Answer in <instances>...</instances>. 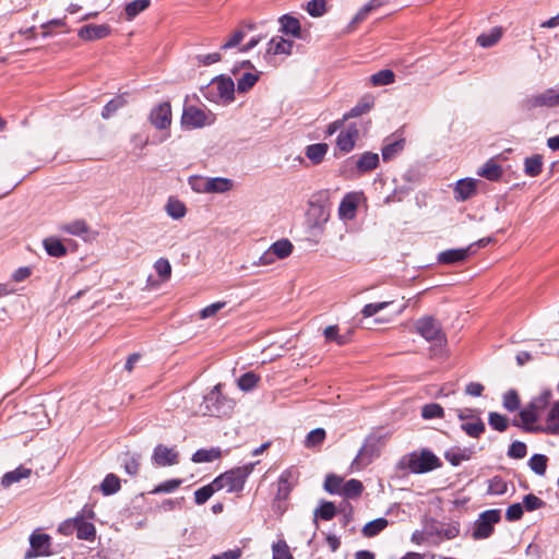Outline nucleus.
I'll list each match as a JSON object with an SVG mask.
<instances>
[{
  "instance_id": "f257e3e1",
  "label": "nucleus",
  "mask_w": 559,
  "mask_h": 559,
  "mask_svg": "<svg viewBox=\"0 0 559 559\" xmlns=\"http://www.w3.org/2000/svg\"><path fill=\"white\" fill-rule=\"evenodd\" d=\"M551 391L544 390L532 402L520 412L522 424H515L525 431L532 433L559 435V401L554 403L542 423V414L549 405Z\"/></svg>"
},
{
  "instance_id": "f03ea898",
  "label": "nucleus",
  "mask_w": 559,
  "mask_h": 559,
  "mask_svg": "<svg viewBox=\"0 0 559 559\" xmlns=\"http://www.w3.org/2000/svg\"><path fill=\"white\" fill-rule=\"evenodd\" d=\"M440 460L429 450L412 452L401 457L396 467L399 471H409L414 474H424L438 468Z\"/></svg>"
},
{
  "instance_id": "7ed1b4c3",
  "label": "nucleus",
  "mask_w": 559,
  "mask_h": 559,
  "mask_svg": "<svg viewBox=\"0 0 559 559\" xmlns=\"http://www.w3.org/2000/svg\"><path fill=\"white\" fill-rule=\"evenodd\" d=\"M222 384H216L209 394L204 396V401L200 406L203 415L223 417L228 416L235 406L233 399L227 397L221 391Z\"/></svg>"
},
{
  "instance_id": "20e7f679",
  "label": "nucleus",
  "mask_w": 559,
  "mask_h": 559,
  "mask_svg": "<svg viewBox=\"0 0 559 559\" xmlns=\"http://www.w3.org/2000/svg\"><path fill=\"white\" fill-rule=\"evenodd\" d=\"M235 83L230 78L216 76L204 88V96L216 104H229L234 100Z\"/></svg>"
},
{
  "instance_id": "39448f33",
  "label": "nucleus",
  "mask_w": 559,
  "mask_h": 559,
  "mask_svg": "<svg viewBox=\"0 0 559 559\" xmlns=\"http://www.w3.org/2000/svg\"><path fill=\"white\" fill-rule=\"evenodd\" d=\"M254 464L245 465L230 469L214 479L218 490L225 489L227 492H239L243 489L248 476L252 473Z\"/></svg>"
},
{
  "instance_id": "423d86ee",
  "label": "nucleus",
  "mask_w": 559,
  "mask_h": 559,
  "mask_svg": "<svg viewBox=\"0 0 559 559\" xmlns=\"http://www.w3.org/2000/svg\"><path fill=\"white\" fill-rule=\"evenodd\" d=\"M384 438L378 435H369L354 459L352 466L355 469H362L380 455Z\"/></svg>"
},
{
  "instance_id": "0eeeda50",
  "label": "nucleus",
  "mask_w": 559,
  "mask_h": 559,
  "mask_svg": "<svg viewBox=\"0 0 559 559\" xmlns=\"http://www.w3.org/2000/svg\"><path fill=\"white\" fill-rule=\"evenodd\" d=\"M457 418L462 421L461 429L472 438H478L485 431V424L480 418L481 411L478 408H457Z\"/></svg>"
},
{
  "instance_id": "6e6552de",
  "label": "nucleus",
  "mask_w": 559,
  "mask_h": 559,
  "mask_svg": "<svg viewBox=\"0 0 559 559\" xmlns=\"http://www.w3.org/2000/svg\"><path fill=\"white\" fill-rule=\"evenodd\" d=\"M559 88H547L542 93L526 97L521 103L522 110L532 111L539 107H558Z\"/></svg>"
},
{
  "instance_id": "1a4fd4ad",
  "label": "nucleus",
  "mask_w": 559,
  "mask_h": 559,
  "mask_svg": "<svg viewBox=\"0 0 559 559\" xmlns=\"http://www.w3.org/2000/svg\"><path fill=\"white\" fill-rule=\"evenodd\" d=\"M500 512L498 510H487L483 512L478 520L475 522V526L472 533L474 539H484L491 535L493 531V524L499 522Z\"/></svg>"
},
{
  "instance_id": "9d476101",
  "label": "nucleus",
  "mask_w": 559,
  "mask_h": 559,
  "mask_svg": "<svg viewBox=\"0 0 559 559\" xmlns=\"http://www.w3.org/2000/svg\"><path fill=\"white\" fill-rule=\"evenodd\" d=\"M415 328L426 341L436 342L441 344L444 341V335L441 331V325L432 317H424L416 321Z\"/></svg>"
},
{
  "instance_id": "9b49d317",
  "label": "nucleus",
  "mask_w": 559,
  "mask_h": 559,
  "mask_svg": "<svg viewBox=\"0 0 559 559\" xmlns=\"http://www.w3.org/2000/svg\"><path fill=\"white\" fill-rule=\"evenodd\" d=\"M150 122L158 130L168 129L171 124V107L168 102H163L152 108Z\"/></svg>"
},
{
  "instance_id": "f8f14e48",
  "label": "nucleus",
  "mask_w": 559,
  "mask_h": 559,
  "mask_svg": "<svg viewBox=\"0 0 559 559\" xmlns=\"http://www.w3.org/2000/svg\"><path fill=\"white\" fill-rule=\"evenodd\" d=\"M31 548L24 555V559H32L38 556L50 554V536L47 534H32L29 537Z\"/></svg>"
},
{
  "instance_id": "ddd939ff",
  "label": "nucleus",
  "mask_w": 559,
  "mask_h": 559,
  "mask_svg": "<svg viewBox=\"0 0 559 559\" xmlns=\"http://www.w3.org/2000/svg\"><path fill=\"white\" fill-rule=\"evenodd\" d=\"M359 136L358 128L355 123L348 124L342 130L336 139V145L343 153L350 152Z\"/></svg>"
},
{
  "instance_id": "4468645a",
  "label": "nucleus",
  "mask_w": 559,
  "mask_h": 559,
  "mask_svg": "<svg viewBox=\"0 0 559 559\" xmlns=\"http://www.w3.org/2000/svg\"><path fill=\"white\" fill-rule=\"evenodd\" d=\"M474 245L468 246L467 248H460V249H449L440 252L438 254V262L442 264H454L459 262L465 261L472 251V248Z\"/></svg>"
},
{
  "instance_id": "2eb2a0df",
  "label": "nucleus",
  "mask_w": 559,
  "mask_h": 559,
  "mask_svg": "<svg viewBox=\"0 0 559 559\" xmlns=\"http://www.w3.org/2000/svg\"><path fill=\"white\" fill-rule=\"evenodd\" d=\"M110 34V26L107 24H87L82 26L78 36L83 40H96L107 37Z\"/></svg>"
},
{
  "instance_id": "dca6fc26",
  "label": "nucleus",
  "mask_w": 559,
  "mask_h": 559,
  "mask_svg": "<svg viewBox=\"0 0 559 559\" xmlns=\"http://www.w3.org/2000/svg\"><path fill=\"white\" fill-rule=\"evenodd\" d=\"M297 477L296 472L293 469L284 471L277 481L276 498L280 500H286L296 484Z\"/></svg>"
},
{
  "instance_id": "f3484780",
  "label": "nucleus",
  "mask_w": 559,
  "mask_h": 559,
  "mask_svg": "<svg viewBox=\"0 0 559 559\" xmlns=\"http://www.w3.org/2000/svg\"><path fill=\"white\" fill-rule=\"evenodd\" d=\"M182 123L191 128H201L206 124V114L201 108L189 106L183 110Z\"/></svg>"
},
{
  "instance_id": "a211bd4d",
  "label": "nucleus",
  "mask_w": 559,
  "mask_h": 559,
  "mask_svg": "<svg viewBox=\"0 0 559 559\" xmlns=\"http://www.w3.org/2000/svg\"><path fill=\"white\" fill-rule=\"evenodd\" d=\"M153 460L158 466L174 465L178 463V453L174 449L158 444L154 450Z\"/></svg>"
},
{
  "instance_id": "6ab92c4d",
  "label": "nucleus",
  "mask_w": 559,
  "mask_h": 559,
  "mask_svg": "<svg viewBox=\"0 0 559 559\" xmlns=\"http://www.w3.org/2000/svg\"><path fill=\"white\" fill-rule=\"evenodd\" d=\"M32 473L33 472L31 468L25 467L24 465H20L15 469L7 472L1 477L0 485L7 489L11 487L13 484L20 483L21 480L31 477Z\"/></svg>"
},
{
  "instance_id": "aec40b11",
  "label": "nucleus",
  "mask_w": 559,
  "mask_h": 559,
  "mask_svg": "<svg viewBox=\"0 0 559 559\" xmlns=\"http://www.w3.org/2000/svg\"><path fill=\"white\" fill-rule=\"evenodd\" d=\"M294 41L285 39L283 37H273L267 43L266 52L271 55H286L289 56L293 51Z\"/></svg>"
},
{
  "instance_id": "412c9836",
  "label": "nucleus",
  "mask_w": 559,
  "mask_h": 559,
  "mask_svg": "<svg viewBox=\"0 0 559 559\" xmlns=\"http://www.w3.org/2000/svg\"><path fill=\"white\" fill-rule=\"evenodd\" d=\"M477 187V180L474 179H462L456 182L454 188L455 199L459 201H465L469 199L475 192Z\"/></svg>"
},
{
  "instance_id": "4be33fe9",
  "label": "nucleus",
  "mask_w": 559,
  "mask_h": 559,
  "mask_svg": "<svg viewBox=\"0 0 559 559\" xmlns=\"http://www.w3.org/2000/svg\"><path fill=\"white\" fill-rule=\"evenodd\" d=\"M281 23V31L286 35H292L295 38L301 37V27L300 22L298 19L289 16V15H283L280 19Z\"/></svg>"
},
{
  "instance_id": "5701e85b",
  "label": "nucleus",
  "mask_w": 559,
  "mask_h": 559,
  "mask_svg": "<svg viewBox=\"0 0 559 559\" xmlns=\"http://www.w3.org/2000/svg\"><path fill=\"white\" fill-rule=\"evenodd\" d=\"M74 528L76 532V537L79 539L92 540L95 537V526L81 518L74 519Z\"/></svg>"
},
{
  "instance_id": "b1692460",
  "label": "nucleus",
  "mask_w": 559,
  "mask_h": 559,
  "mask_svg": "<svg viewBox=\"0 0 559 559\" xmlns=\"http://www.w3.org/2000/svg\"><path fill=\"white\" fill-rule=\"evenodd\" d=\"M379 164V155L377 153L365 152L356 162V168L359 173H367L374 169Z\"/></svg>"
},
{
  "instance_id": "393cba45",
  "label": "nucleus",
  "mask_w": 559,
  "mask_h": 559,
  "mask_svg": "<svg viewBox=\"0 0 559 559\" xmlns=\"http://www.w3.org/2000/svg\"><path fill=\"white\" fill-rule=\"evenodd\" d=\"M336 514V508L333 502L324 501L321 503L319 508H317L313 512V524L316 528L318 527V519H322L324 521L332 520Z\"/></svg>"
},
{
  "instance_id": "a878e982",
  "label": "nucleus",
  "mask_w": 559,
  "mask_h": 559,
  "mask_svg": "<svg viewBox=\"0 0 559 559\" xmlns=\"http://www.w3.org/2000/svg\"><path fill=\"white\" fill-rule=\"evenodd\" d=\"M43 245H44L46 252L50 257L61 258L67 254V248L56 237H48V238L44 239Z\"/></svg>"
},
{
  "instance_id": "bb28decb",
  "label": "nucleus",
  "mask_w": 559,
  "mask_h": 559,
  "mask_svg": "<svg viewBox=\"0 0 559 559\" xmlns=\"http://www.w3.org/2000/svg\"><path fill=\"white\" fill-rule=\"evenodd\" d=\"M207 183V193H225L234 186L230 179L223 177L209 178Z\"/></svg>"
},
{
  "instance_id": "cd10ccee",
  "label": "nucleus",
  "mask_w": 559,
  "mask_h": 559,
  "mask_svg": "<svg viewBox=\"0 0 559 559\" xmlns=\"http://www.w3.org/2000/svg\"><path fill=\"white\" fill-rule=\"evenodd\" d=\"M502 36V28L501 27H493L488 33L480 34L476 41L479 46L484 48H489L495 46Z\"/></svg>"
},
{
  "instance_id": "c85d7f7f",
  "label": "nucleus",
  "mask_w": 559,
  "mask_h": 559,
  "mask_svg": "<svg viewBox=\"0 0 559 559\" xmlns=\"http://www.w3.org/2000/svg\"><path fill=\"white\" fill-rule=\"evenodd\" d=\"M270 249L278 260H283L292 254L294 246L288 239L283 238L272 243Z\"/></svg>"
},
{
  "instance_id": "c756f323",
  "label": "nucleus",
  "mask_w": 559,
  "mask_h": 559,
  "mask_svg": "<svg viewBox=\"0 0 559 559\" xmlns=\"http://www.w3.org/2000/svg\"><path fill=\"white\" fill-rule=\"evenodd\" d=\"M323 334L326 341H333L337 345H345L349 342L352 332L348 330L346 334H340L337 325H329L324 329Z\"/></svg>"
},
{
  "instance_id": "7c9ffc66",
  "label": "nucleus",
  "mask_w": 559,
  "mask_h": 559,
  "mask_svg": "<svg viewBox=\"0 0 559 559\" xmlns=\"http://www.w3.org/2000/svg\"><path fill=\"white\" fill-rule=\"evenodd\" d=\"M328 144L325 143H317L311 144L307 146L306 148V156L313 163L319 164L323 160L326 152H328Z\"/></svg>"
},
{
  "instance_id": "2f4dec72",
  "label": "nucleus",
  "mask_w": 559,
  "mask_h": 559,
  "mask_svg": "<svg viewBox=\"0 0 559 559\" xmlns=\"http://www.w3.org/2000/svg\"><path fill=\"white\" fill-rule=\"evenodd\" d=\"M120 478L112 473L106 475V477L100 484V490L105 496H110L118 492L120 490Z\"/></svg>"
},
{
  "instance_id": "473e14b6",
  "label": "nucleus",
  "mask_w": 559,
  "mask_h": 559,
  "mask_svg": "<svg viewBox=\"0 0 559 559\" xmlns=\"http://www.w3.org/2000/svg\"><path fill=\"white\" fill-rule=\"evenodd\" d=\"M372 107V97H364L361 100L357 103L355 107H353L347 114L344 115V120L362 116L364 114L368 112Z\"/></svg>"
},
{
  "instance_id": "72a5a7b5",
  "label": "nucleus",
  "mask_w": 559,
  "mask_h": 559,
  "mask_svg": "<svg viewBox=\"0 0 559 559\" xmlns=\"http://www.w3.org/2000/svg\"><path fill=\"white\" fill-rule=\"evenodd\" d=\"M165 210L167 214L174 219H180L186 215V205L178 199L169 198Z\"/></svg>"
},
{
  "instance_id": "f704fd0d",
  "label": "nucleus",
  "mask_w": 559,
  "mask_h": 559,
  "mask_svg": "<svg viewBox=\"0 0 559 559\" xmlns=\"http://www.w3.org/2000/svg\"><path fill=\"white\" fill-rule=\"evenodd\" d=\"M543 157L538 154L526 157L524 162V171L530 177H536L542 173Z\"/></svg>"
},
{
  "instance_id": "c9c22d12",
  "label": "nucleus",
  "mask_w": 559,
  "mask_h": 559,
  "mask_svg": "<svg viewBox=\"0 0 559 559\" xmlns=\"http://www.w3.org/2000/svg\"><path fill=\"white\" fill-rule=\"evenodd\" d=\"M478 175L485 177L488 180L496 181L501 177L502 169L501 166H499L496 162L490 159L487 163H485V165L480 168Z\"/></svg>"
},
{
  "instance_id": "e433bc0d",
  "label": "nucleus",
  "mask_w": 559,
  "mask_h": 559,
  "mask_svg": "<svg viewBox=\"0 0 559 559\" xmlns=\"http://www.w3.org/2000/svg\"><path fill=\"white\" fill-rule=\"evenodd\" d=\"M151 4V0H134L129 2L126 8V17L132 21L138 14L146 10Z\"/></svg>"
},
{
  "instance_id": "4c0bfd02",
  "label": "nucleus",
  "mask_w": 559,
  "mask_h": 559,
  "mask_svg": "<svg viewBox=\"0 0 559 559\" xmlns=\"http://www.w3.org/2000/svg\"><path fill=\"white\" fill-rule=\"evenodd\" d=\"M379 8V3H373V2H368L367 4H365L356 14L355 16L353 17V20L350 21V23L348 24L347 26V32H352L353 29H355V27L361 23L362 21H365L367 19V16L370 14V12L374 9Z\"/></svg>"
},
{
  "instance_id": "58836bf2",
  "label": "nucleus",
  "mask_w": 559,
  "mask_h": 559,
  "mask_svg": "<svg viewBox=\"0 0 559 559\" xmlns=\"http://www.w3.org/2000/svg\"><path fill=\"white\" fill-rule=\"evenodd\" d=\"M388 524H389V522L386 519L378 518L373 521L368 522L362 527V534L366 537H373V536L378 535L380 532H382L388 526Z\"/></svg>"
},
{
  "instance_id": "ea45409f",
  "label": "nucleus",
  "mask_w": 559,
  "mask_h": 559,
  "mask_svg": "<svg viewBox=\"0 0 559 559\" xmlns=\"http://www.w3.org/2000/svg\"><path fill=\"white\" fill-rule=\"evenodd\" d=\"M395 80V74L392 70L384 69L370 76V83L373 86H383L392 84Z\"/></svg>"
},
{
  "instance_id": "a19ab883",
  "label": "nucleus",
  "mask_w": 559,
  "mask_h": 559,
  "mask_svg": "<svg viewBox=\"0 0 559 559\" xmlns=\"http://www.w3.org/2000/svg\"><path fill=\"white\" fill-rule=\"evenodd\" d=\"M364 486L360 480L349 479L348 481L343 484L341 495L345 498H356L360 496Z\"/></svg>"
},
{
  "instance_id": "79ce46f5",
  "label": "nucleus",
  "mask_w": 559,
  "mask_h": 559,
  "mask_svg": "<svg viewBox=\"0 0 559 559\" xmlns=\"http://www.w3.org/2000/svg\"><path fill=\"white\" fill-rule=\"evenodd\" d=\"M325 436V430L323 428H316L307 435L304 444L308 449L316 448L323 443Z\"/></svg>"
},
{
  "instance_id": "37998d69",
  "label": "nucleus",
  "mask_w": 559,
  "mask_h": 559,
  "mask_svg": "<svg viewBox=\"0 0 559 559\" xmlns=\"http://www.w3.org/2000/svg\"><path fill=\"white\" fill-rule=\"evenodd\" d=\"M218 491V488H216L214 480L195 490L194 492V501L197 504H203L205 503L214 492Z\"/></svg>"
},
{
  "instance_id": "c03bdc74",
  "label": "nucleus",
  "mask_w": 559,
  "mask_h": 559,
  "mask_svg": "<svg viewBox=\"0 0 559 559\" xmlns=\"http://www.w3.org/2000/svg\"><path fill=\"white\" fill-rule=\"evenodd\" d=\"M259 80V75L257 73L246 72L243 73L237 81V90L240 93H245L252 88L257 81Z\"/></svg>"
},
{
  "instance_id": "a18cd8bd",
  "label": "nucleus",
  "mask_w": 559,
  "mask_h": 559,
  "mask_svg": "<svg viewBox=\"0 0 559 559\" xmlns=\"http://www.w3.org/2000/svg\"><path fill=\"white\" fill-rule=\"evenodd\" d=\"M356 207L357 205L354 198L350 195L345 197L338 207L340 216L353 218L355 216Z\"/></svg>"
},
{
  "instance_id": "49530a36",
  "label": "nucleus",
  "mask_w": 559,
  "mask_h": 559,
  "mask_svg": "<svg viewBox=\"0 0 559 559\" xmlns=\"http://www.w3.org/2000/svg\"><path fill=\"white\" fill-rule=\"evenodd\" d=\"M530 468L539 476L545 475L547 457L544 454H534L528 461Z\"/></svg>"
},
{
  "instance_id": "de8ad7c7",
  "label": "nucleus",
  "mask_w": 559,
  "mask_h": 559,
  "mask_svg": "<svg viewBox=\"0 0 559 559\" xmlns=\"http://www.w3.org/2000/svg\"><path fill=\"white\" fill-rule=\"evenodd\" d=\"M445 460L453 466L460 465L463 461H467L471 457L468 450H450L445 452Z\"/></svg>"
},
{
  "instance_id": "09e8293b",
  "label": "nucleus",
  "mask_w": 559,
  "mask_h": 559,
  "mask_svg": "<svg viewBox=\"0 0 559 559\" xmlns=\"http://www.w3.org/2000/svg\"><path fill=\"white\" fill-rule=\"evenodd\" d=\"M403 147H404V140H396L392 143L384 145L382 148L383 160L392 159L400 152H402Z\"/></svg>"
},
{
  "instance_id": "8fccbe9b",
  "label": "nucleus",
  "mask_w": 559,
  "mask_h": 559,
  "mask_svg": "<svg viewBox=\"0 0 559 559\" xmlns=\"http://www.w3.org/2000/svg\"><path fill=\"white\" fill-rule=\"evenodd\" d=\"M488 423L492 429L500 432L507 430L509 426L507 417L496 412L489 413Z\"/></svg>"
},
{
  "instance_id": "3c124183",
  "label": "nucleus",
  "mask_w": 559,
  "mask_h": 559,
  "mask_svg": "<svg viewBox=\"0 0 559 559\" xmlns=\"http://www.w3.org/2000/svg\"><path fill=\"white\" fill-rule=\"evenodd\" d=\"M62 230L73 236H83L88 231V227L84 221L78 219L64 225Z\"/></svg>"
},
{
  "instance_id": "603ef678",
  "label": "nucleus",
  "mask_w": 559,
  "mask_h": 559,
  "mask_svg": "<svg viewBox=\"0 0 559 559\" xmlns=\"http://www.w3.org/2000/svg\"><path fill=\"white\" fill-rule=\"evenodd\" d=\"M218 457H219V451L218 450H215V449H211V450L201 449V450H198L193 454L192 461L195 462V463H203V462H212L213 460L218 459Z\"/></svg>"
},
{
  "instance_id": "864d4df0",
  "label": "nucleus",
  "mask_w": 559,
  "mask_h": 559,
  "mask_svg": "<svg viewBox=\"0 0 559 559\" xmlns=\"http://www.w3.org/2000/svg\"><path fill=\"white\" fill-rule=\"evenodd\" d=\"M343 484H344L343 478H341L336 475H329V476H326L325 481H324V489L330 493L341 495Z\"/></svg>"
},
{
  "instance_id": "5fc2aeb1",
  "label": "nucleus",
  "mask_w": 559,
  "mask_h": 559,
  "mask_svg": "<svg viewBox=\"0 0 559 559\" xmlns=\"http://www.w3.org/2000/svg\"><path fill=\"white\" fill-rule=\"evenodd\" d=\"M306 10L313 17L322 16L326 12V1L311 0L307 3Z\"/></svg>"
},
{
  "instance_id": "6e6d98bb",
  "label": "nucleus",
  "mask_w": 559,
  "mask_h": 559,
  "mask_svg": "<svg viewBox=\"0 0 559 559\" xmlns=\"http://www.w3.org/2000/svg\"><path fill=\"white\" fill-rule=\"evenodd\" d=\"M507 490H508V485L500 476H495L489 480L488 493L503 495L507 492Z\"/></svg>"
},
{
  "instance_id": "4d7b16f0",
  "label": "nucleus",
  "mask_w": 559,
  "mask_h": 559,
  "mask_svg": "<svg viewBox=\"0 0 559 559\" xmlns=\"http://www.w3.org/2000/svg\"><path fill=\"white\" fill-rule=\"evenodd\" d=\"M273 559H293L289 547L285 540H278L272 546Z\"/></svg>"
},
{
  "instance_id": "13d9d810",
  "label": "nucleus",
  "mask_w": 559,
  "mask_h": 559,
  "mask_svg": "<svg viewBox=\"0 0 559 559\" xmlns=\"http://www.w3.org/2000/svg\"><path fill=\"white\" fill-rule=\"evenodd\" d=\"M259 381V377L253 372H247L238 379V386L242 391L252 390Z\"/></svg>"
},
{
  "instance_id": "bf43d9fd",
  "label": "nucleus",
  "mask_w": 559,
  "mask_h": 559,
  "mask_svg": "<svg viewBox=\"0 0 559 559\" xmlns=\"http://www.w3.org/2000/svg\"><path fill=\"white\" fill-rule=\"evenodd\" d=\"M443 414V408L436 403L427 404L421 409V416L425 419L441 418Z\"/></svg>"
},
{
  "instance_id": "052dcab7",
  "label": "nucleus",
  "mask_w": 559,
  "mask_h": 559,
  "mask_svg": "<svg viewBox=\"0 0 559 559\" xmlns=\"http://www.w3.org/2000/svg\"><path fill=\"white\" fill-rule=\"evenodd\" d=\"M207 181L209 177L203 176H191L189 178L191 189L198 193H207Z\"/></svg>"
},
{
  "instance_id": "680f3d73",
  "label": "nucleus",
  "mask_w": 559,
  "mask_h": 559,
  "mask_svg": "<svg viewBox=\"0 0 559 559\" xmlns=\"http://www.w3.org/2000/svg\"><path fill=\"white\" fill-rule=\"evenodd\" d=\"M246 37V32L241 28L236 29L229 38L221 46L223 50L237 47Z\"/></svg>"
},
{
  "instance_id": "e2e57ef3",
  "label": "nucleus",
  "mask_w": 559,
  "mask_h": 559,
  "mask_svg": "<svg viewBox=\"0 0 559 559\" xmlns=\"http://www.w3.org/2000/svg\"><path fill=\"white\" fill-rule=\"evenodd\" d=\"M527 453L526 444L521 441H514L511 443L508 450V455L512 459H523Z\"/></svg>"
},
{
  "instance_id": "0e129e2a",
  "label": "nucleus",
  "mask_w": 559,
  "mask_h": 559,
  "mask_svg": "<svg viewBox=\"0 0 559 559\" xmlns=\"http://www.w3.org/2000/svg\"><path fill=\"white\" fill-rule=\"evenodd\" d=\"M154 269L163 280H167L170 277L171 265L167 259H158L154 264Z\"/></svg>"
},
{
  "instance_id": "69168bd1",
  "label": "nucleus",
  "mask_w": 559,
  "mask_h": 559,
  "mask_svg": "<svg viewBox=\"0 0 559 559\" xmlns=\"http://www.w3.org/2000/svg\"><path fill=\"white\" fill-rule=\"evenodd\" d=\"M391 304H392V301L368 304L362 308L361 313L365 318H369V317L377 314L381 310L385 309Z\"/></svg>"
},
{
  "instance_id": "338daca9",
  "label": "nucleus",
  "mask_w": 559,
  "mask_h": 559,
  "mask_svg": "<svg viewBox=\"0 0 559 559\" xmlns=\"http://www.w3.org/2000/svg\"><path fill=\"white\" fill-rule=\"evenodd\" d=\"M503 406L510 412H514L515 409L519 408L520 399L515 391L511 390L504 394Z\"/></svg>"
},
{
  "instance_id": "774afa93",
  "label": "nucleus",
  "mask_w": 559,
  "mask_h": 559,
  "mask_svg": "<svg viewBox=\"0 0 559 559\" xmlns=\"http://www.w3.org/2000/svg\"><path fill=\"white\" fill-rule=\"evenodd\" d=\"M226 306L225 301H216L212 305L206 306L200 312V317L202 319L211 318L216 314L219 310H222Z\"/></svg>"
}]
</instances>
